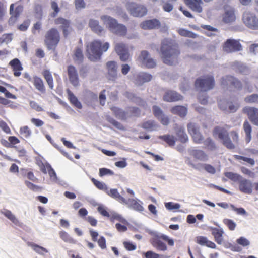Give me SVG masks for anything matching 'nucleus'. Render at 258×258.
I'll return each instance as SVG.
<instances>
[{
	"label": "nucleus",
	"instance_id": "nucleus-1",
	"mask_svg": "<svg viewBox=\"0 0 258 258\" xmlns=\"http://www.w3.org/2000/svg\"><path fill=\"white\" fill-rule=\"evenodd\" d=\"M159 54L164 63L172 66L178 62L180 50L178 45L174 41L164 39L161 42Z\"/></svg>",
	"mask_w": 258,
	"mask_h": 258
},
{
	"label": "nucleus",
	"instance_id": "nucleus-2",
	"mask_svg": "<svg viewBox=\"0 0 258 258\" xmlns=\"http://www.w3.org/2000/svg\"><path fill=\"white\" fill-rule=\"evenodd\" d=\"M107 42L102 43L100 40H94L86 45V53L91 61H97L101 59L103 52H106L109 47Z\"/></svg>",
	"mask_w": 258,
	"mask_h": 258
},
{
	"label": "nucleus",
	"instance_id": "nucleus-3",
	"mask_svg": "<svg viewBox=\"0 0 258 258\" xmlns=\"http://www.w3.org/2000/svg\"><path fill=\"white\" fill-rule=\"evenodd\" d=\"M213 136L222 141V143L229 149H233L238 144V134L236 131L230 132L232 141L229 138L227 130L223 127L216 126L213 131Z\"/></svg>",
	"mask_w": 258,
	"mask_h": 258
},
{
	"label": "nucleus",
	"instance_id": "nucleus-4",
	"mask_svg": "<svg viewBox=\"0 0 258 258\" xmlns=\"http://www.w3.org/2000/svg\"><path fill=\"white\" fill-rule=\"evenodd\" d=\"M187 128L195 143H204L206 146L210 145L209 130L207 126L200 132L198 125L195 123L190 122L187 124Z\"/></svg>",
	"mask_w": 258,
	"mask_h": 258
},
{
	"label": "nucleus",
	"instance_id": "nucleus-5",
	"mask_svg": "<svg viewBox=\"0 0 258 258\" xmlns=\"http://www.w3.org/2000/svg\"><path fill=\"white\" fill-rule=\"evenodd\" d=\"M100 18L112 33L122 37L127 34V27L122 24L118 23L115 19L108 15H103Z\"/></svg>",
	"mask_w": 258,
	"mask_h": 258
},
{
	"label": "nucleus",
	"instance_id": "nucleus-6",
	"mask_svg": "<svg viewBox=\"0 0 258 258\" xmlns=\"http://www.w3.org/2000/svg\"><path fill=\"white\" fill-rule=\"evenodd\" d=\"M164 242H167L169 246H173L174 244V240L170 239L168 236L164 235H155L151 239V244L156 249L159 251H166L167 247Z\"/></svg>",
	"mask_w": 258,
	"mask_h": 258
},
{
	"label": "nucleus",
	"instance_id": "nucleus-7",
	"mask_svg": "<svg viewBox=\"0 0 258 258\" xmlns=\"http://www.w3.org/2000/svg\"><path fill=\"white\" fill-rule=\"evenodd\" d=\"M60 40L58 31L54 28L48 30L44 37V43L48 49H55Z\"/></svg>",
	"mask_w": 258,
	"mask_h": 258
},
{
	"label": "nucleus",
	"instance_id": "nucleus-8",
	"mask_svg": "<svg viewBox=\"0 0 258 258\" xmlns=\"http://www.w3.org/2000/svg\"><path fill=\"white\" fill-rule=\"evenodd\" d=\"M195 87L201 91L198 99L201 104L205 105L208 103V97L203 94L210 89V78L197 79L195 82Z\"/></svg>",
	"mask_w": 258,
	"mask_h": 258
},
{
	"label": "nucleus",
	"instance_id": "nucleus-9",
	"mask_svg": "<svg viewBox=\"0 0 258 258\" xmlns=\"http://www.w3.org/2000/svg\"><path fill=\"white\" fill-rule=\"evenodd\" d=\"M242 21L249 29L258 30V18L254 14L249 11H245L242 15Z\"/></svg>",
	"mask_w": 258,
	"mask_h": 258
},
{
	"label": "nucleus",
	"instance_id": "nucleus-10",
	"mask_svg": "<svg viewBox=\"0 0 258 258\" xmlns=\"http://www.w3.org/2000/svg\"><path fill=\"white\" fill-rule=\"evenodd\" d=\"M126 7L130 14L135 17H142L145 15L147 12L144 6L133 2H127Z\"/></svg>",
	"mask_w": 258,
	"mask_h": 258
},
{
	"label": "nucleus",
	"instance_id": "nucleus-11",
	"mask_svg": "<svg viewBox=\"0 0 258 258\" xmlns=\"http://www.w3.org/2000/svg\"><path fill=\"white\" fill-rule=\"evenodd\" d=\"M242 50V45L238 40L235 39H227L223 46V50L227 53L240 51Z\"/></svg>",
	"mask_w": 258,
	"mask_h": 258
},
{
	"label": "nucleus",
	"instance_id": "nucleus-12",
	"mask_svg": "<svg viewBox=\"0 0 258 258\" xmlns=\"http://www.w3.org/2000/svg\"><path fill=\"white\" fill-rule=\"evenodd\" d=\"M54 22L55 25L60 26L64 37H67L72 30L71 27L70 21L63 17H60L55 19Z\"/></svg>",
	"mask_w": 258,
	"mask_h": 258
},
{
	"label": "nucleus",
	"instance_id": "nucleus-13",
	"mask_svg": "<svg viewBox=\"0 0 258 258\" xmlns=\"http://www.w3.org/2000/svg\"><path fill=\"white\" fill-rule=\"evenodd\" d=\"M114 50L121 61H126L130 58L128 48L126 45L123 43H117L115 45Z\"/></svg>",
	"mask_w": 258,
	"mask_h": 258
},
{
	"label": "nucleus",
	"instance_id": "nucleus-14",
	"mask_svg": "<svg viewBox=\"0 0 258 258\" xmlns=\"http://www.w3.org/2000/svg\"><path fill=\"white\" fill-rule=\"evenodd\" d=\"M138 59L143 65L148 68H153L156 66L155 60L150 56L147 51H142Z\"/></svg>",
	"mask_w": 258,
	"mask_h": 258
},
{
	"label": "nucleus",
	"instance_id": "nucleus-15",
	"mask_svg": "<svg viewBox=\"0 0 258 258\" xmlns=\"http://www.w3.org/2000/svg\"><path fill=\"white\" fill-rule=\"evenodd\" d=\"M224 13L222 16V21L226 24L232 23L236 20L234 9L231 6L225 5L224 7Z\"/></svg>",
	"mask_w": 258,
	"mask_h": 258
},
{
	"label": "nucleus",
	"instance_id": "nucleus-16",
	"mask_svg": "<svg viewBox=\"0 0 258 258\" xmlns=\"http://www.w3.org/2000/svg\"><path fill=\"white\" fill-rule=\"evenodd\" d=\"M67 74L71 83L75 87L79 85V79L76 68L73 65L67 67Z\"/></svg>",
	"mask_w": 258,
	"mask_h": 258
},
{
	"label": "nucleus",
	"instance_id": "nucleus-17",
	"mask_svg": "<svg viewBox=\"0 0 258 258\" xmlns=\"http://www.w3.org/2000/svg\"><path fill=\"white\" fill-rule=\"evenodd\" d=\"M243 112L248 116L250 121L255 125L258 126V108L252 107H246Z\"/></svg>",
	"mask_w": 258,
	"mask_h": 258
},
{
	"label": "nucleus",
	"instance_id": "nucleus-18",
	"mask_svg": "<svg viewBox=\"0 0 258 258\" xmlns=\"http://www.w3.org/2000/svg\"><path fill=\"white\" fill-rule=\"evenodd\" d=\"M24 10L23 6L20 4H12L10 6V14L11 17L9 20V23L10 24L13 18L17 20L23 12Z\"/></svg>",
	"mask_w": 258,
	"mask_h": 258
},
{
	"label": "nucleus",
	"instance_id": "nucleus-19",
	"mask_svg": "<svg viewBox=\"0 0 258 258\" xmlns=\"http://www.w3.org/2000/svg\"><path fill=\"white\" fill-rule=\"evenodd\" d=\"M183 96L178 93L171 90L166 91L163 96V100L167 102H176L181 100Z\"/></svg>",
	"mask_w": 258,
	"mask_h": 258
},
{
	"label": "nucleus",
	"instance_id": "nucleus-20",
	"mask_svg": "<svg viewBox=\"0 0 258 258\" xmlns=\"http://www.w3.org/2000/svg\"><path fill=\"white\" fill-rule=\"evenodd\" d=\"M108 70V78L110 80L115 81L117 78V66L114 61H109L106 63Z\"/></svg>",
	"mask_w": 258,
	"mask_h": 258
},
{
	"label": "nucleus",
	"instance_id": "nucleus-21",
	"mask_svg": "<svg viewBox=\"0 0 258 258\" xmlns=\"http://www.w3.org/2000/svg\"><path fill=\"white\" fill-rule=\"evenodd\" d=\"M222 83L225 85H232L238 89H241L242 87L241 82L231 76H227L223 78Z\"/></svg>",
	"mask_w": 258,
	"mask_h": 258
},
{
	"label": "nucleus",
	"instance_id": "nucleus-22",
	"mask_svg": "<svg viewBox=\"0 0 258 258\" xmlns=\"http://www.w3.org/2000/svg\"><path fill=\"white\" fill-rule=\"evenodd\" d=\"M160 25V21L156 19L146 20L141 24V28L145 30L158 28Z\"/></svg>",
	"mask_w": 258,
	"mask_h": 258
},
{
	"label": "nucleus",
	"instance_id": "nucleus-23",
	"mask_svg": "<svg viewBox=\"0 0 258 258\" xmlns=\"http://www.w3.org/2000/svg\"><path fill=\"white\" fill-rule=\"evenodd\" d=\"M9 65L13 70L14 75L15 77H19L21 74V71L23 69L20 61L18 58H14L10 61Z\"/></svg>",
	"mask_w": 258,
	"mask_h": 258
},
{
	"label": "nucleus",
	"instance_id": "nucleus-24",
	"mask_svg": "<svg viewBox=\"0 0 258 258\" xmlns=\"http://www.w3.org/2000/svg\"><path fill=\"white\" fill-rule=\"evenodd\" d=\"M239 189L245 194H251L252 190V183L250 181L241 178L239 181Z\"/></svg>",
	"mask_w": 258,
	"mask_h": 258
},
{
	"label": "nucleus",
	"instance_id": "nucleus-25",
	"mask_svg": "<svg viewBox=\"0 0 258 258\" xmlns=\"http://www.w3.org/2000/svg\"><path fill=\"white\" fill-rule=\"evenodd\" d=\"M184 3L194 11L200 13L202 11L201 0H184Z\"/></svg>",
	"mask_w": 258,
	"mask_h": 258
},
{
	"label": "nucleus",
	"instance_id": "nucleus-26",
	"mask_svg": "<svg viewBox=\"0 0 258 258\" xmlns=\"http://www.w3.org/2000/svg\"><path fill=\"white\" fill-rule=\"evenodd\" d=\"M105 192L109 196L116 200L121 203L124 204H127L128 203L127 200L119 194L116 189H111L109 190L108 188H107Z\"/></svg>",
	"mask_w": 258,
	"mask_h": 258
},
{
	"label": "nucleus",
	"instance_id": "nucleus-27",
	"mask_svg": "<svg viewBox=\"0 0 258 258\" xmlns=\"http://www.w3.org/2000/svg\"><path fill=\"white\" fill-rule=\"evenodd\" d=\"M127 201L128 207L135 211L141 212L144 210L142 206V202L139 200L130 199Z\"/></svg>",
	"mask_w": 258,
	"mask_h": 258
},
{
	"label": "nucleus",
	"instance_id": "nucleus-28",
	"mask_svg": "<svg viewBox=\"0 0 258 258\" xmlns=\"http://www.w3.org/2000/svg\"><path fill=\"white\" fill-rule=\"evenodd\" d=\"M89 26L92 31L98 35H100L104 31V29L99 25V22L97 20H90L89 22Z\"/></svg>",
	"mask_w": 258,
	"mask_h": 258
},
{
	"label": "nucleus",
	"instance_id": "nucleus-29",
	"mask_svg": "<svg viewBox=\"0 0 258 258\" xmlns=\"http://www.w3.org/2000/svg\"><path fill=\"white\" fill-rule=\"evenodd\" d=\"M33 85L35 88L41 93H45L46 89L42 79L35 76L33 78Z\"/></svg>",
	"mask_w": 258,
	"mask_h": 258
},
{
	"label": "nucleus",
	"instance_id": "nucleus-30",
	"mask_svg": "<svg viewBox=\"0 0 258 258\" xmlns=\"http://www.w3.org/2000/svg\"><path fill=\"white\" fill-rule=\"evenodd\" d=\"M190 155L195 159L205 161L208 160V156L201 150L194 149L190 151Z\"/></svg>",
	"mask_w": 258,
	"mask_h": 258
},
{
	"label": "nucleus",
	"instance_id": "nucleus-31",
	"mask_svg": "<svg viewBox=\"0 0 258 258\" xmlns=\"http://www.w3.org/2000/svg\"><path fill=\"white\" fill-rule=\"evenodd\" d=\"M224 102L221 101L219 103V106L220 108L223 110L227 111L230 113L235 112L239 108V106L238 104H233L232 103H227V104L225 106V105H223Z\"/></svg>",
	"mask_w": 258,
	"mask_h": 258
},
{
	"label": "nucleus",
	"instance_id": "nucleus-32",
	"mask_svg": "<svg viewBox=\"0 0 258 258\" xmlns=\"http://www.w3.org/2000/svg\"><path fill=\"white\" fill-rule=\"evenodd\" d=\"M171 112L174 114H176L183 117L186 116L187 110L184 106L178 105L172 107L171 109Z\"/></svg>",
	"mask_w": 258,
	"mask_h": 258
},
{
	"label": "nucleus",
	"instance_id": "nucleus-33",
	"mask_svg": "<svg viewBox=\"0 0 258 258\" xmlns=\"http://www.w3.org/2000/svg\"><path fill=\"white\" fill-rule=\"evenodd\" d=\"M67 93L70 103L77 108L81 109L82 108V104L74 94L69 89L67 90Z\"/></svg>",
	"mask_w": 258,
	"mask_h": 258
},
{
	"label": "nucleus",
	"instance_id": "nucleus-34",
	"mask_svg": "<svg viewBox=\"0 0 258 258\" xmlns=\"http://www.w3.org/2000/svg\"><path fill=\"white\" fill-rule=\"evenodd\" d=\"M97 210L102 216L110 218L111 221H113L114 219H118L119 218V216L116 214H113L112 216H111L109 212L103 206H98L97 208Z\"/></svg>",
	"mask_w": 258,
	"mask_h": 258
},
{
	"label": "nucleus",
	"instance_id": "nucleus-35",
	"mask_svg": "<svg viewBox=\"0 0 258 258\" xmlns=\"http://www.w3.org/2000/svg\"><path fill=\"white\" fill-rule=\"evenodd\" d=\"M43 77L47 82L49 87L52 89L53 88V79L51 72L48 70H44L42 73Z\"/></svg>",
	"mask_w": 258,
	"mask_h": 258
},
{
	"label": "nucleus",
	"instance_id": "nucleus-36",
	"mask_svg": "<svg viewBox=\"0 0 258 258\" xmlns=\"http://www.w3.org/2000/svg\"><path fill=\"white\" fill-rule=\"evenodd\" d=\"M211 231L215 237V241L217 243L221 244L223 241L222 234L223 233V232L221 229L218 228H212L211 227Z\"/></svg>",
	"mask_w": 258,
	"mask_h": 258
},
{
	"label": "nucleus",
	"instance_id": "nucleus-37",
	"mask_svg": "<svg viewBox=\"0 0 258 258\" xmlns=\"http://www.w3.org/2000/svg\"><path fill=\"white\" fill-rule=\"evenodd\" d=\"M137 78L138 83H143L150 81L152 79V76L150 74L142 72L137 75Z\"/></svg>",
	"mask_w": 258,
	"mask_h": 258
},
{
	"label": "nucleus",
	"instance_id": "nucleus-38",
	"mask_svg": "<svg viewBox=\"0 0 258 258\" xmlns=\"http://www.w3.org/2000/svg\"><path fill=\"white\" fill-rule=\"evenodd\" d=\"M176 135L178 139L181 143H185L188 140V138L184 131V128L182 127H180L176 131Z\"/></svg>",
	"mask_w": 258,
	"mask_h": 258
},
{
	"label": "nucleus",
	"instance_id": "nucleus-39",
	"mask_svg": "<svg viewBox=\"0 0 258 258\" xmlns=\"http://www.w3.org/2000/svg\"><path fill=\"white\" fill-rule=\"evenodd\" d=\"M159 139L165 141L169 146H173L175 144L176 138L169 134L160 136Z\"/></svg>",
	"mask_w": 258,
	"mask_h": 258
},
{
	"label": "nucleus",
	"instance_id": "nucleus-40",
	"mask_svg": "<svg viewBox=\"0 0 258 258\" xmlns=\"http://www.w3.org/2000/svg\"><path fill=\"white\" fill-rule=\"evenodd\" d=\"M243 130L246 135V141L248 143L251 139V133L252 131L251 126L247 121H244L243 125Z\"/></svg>",
	"mask_w": 258,
	"mask_h": 258
},
{
	"label": "nucleus",
	"instance_id": "nucleus-41",
	"mask_svg": "<svg viewBox=\"0 0 258 258\" xmlns=\"http://www.w3.org/2000/svg\"><path fill=\"white\" fill-rule=\"evenodd\" d=\"M178 33L181 36L183 37H189L191 38H197L198 35L188 30L183 29V28H180L177 30Z\"/></svg>",
	"mask_w": 258,
	"mask_h": 258
},
{
	"label": "nucleus",
	"instance_id": "nucleus-42",
	"mask_svg": "<svg viewBox=\"0 0 258 258\" xmlns=\"http://www.w3.org/2000/svg\"><path fill=\"white\" fill-rule=\"evenodd\" d=\"M73 59L75 62L81 63L84 59V55L82 50L80 48H76L73 56Z\"/></svg>",
	"mask_w": 258,
	"mask_h": 258
},
{
	"label": "nucleus",
	"instance_id": "nucleus-43",
	"mask_svg": "<svg viewBox=\"0 0 258 258\" xmlns=\"http://www.w3.org/2000/svg\"><path fill=\"white\" fill-rule=\"evenodd\" d=\"M59 235L61 239L66 242L71 244H75L76 242V240L72 238L70 235L64 231H60Z\"/></svg>",
	"mask_w": 258,
	"mask_h": 258
},
{
	"label": "nucleus",
	"instance_id": "nucleus-44",
	"mask_svg": "<svg viewBox=\"0 0 258 258\" xmlns=\"http://www.w3.org/2000/svg\"><path fill=\"white\" fill-rule=\"evenodd\" d=\"M125 96L132 101L136 103L139 105H143L142 103H143V100L141 98L136 96L134 94L131 92H126Z\"/></svg>",
	"mask_w": 258,
	"mask_h": 258
},
{
	"label": "nucleus",
	"instance_id": "nucleus-45",
	"mask_svg": "<svg viewBox=\"0 0 258 258\" xmlns=\"http://www.w3.org/2000/svg\"><path fill=\"white\" fill-rule=\"evenodd\" d=\"M1 213L10 221H11L13 223L15 224H18L19 223V221L18 219L10 210L5 209L4 211H1Z\"/></svg>",
	"mask_w": 258,
	"mask_h": 258
},
{
	"label": "nucleus",
	"instance_id": "nucleus-46",
	"mask_svg": "<svg viewBox=\"0 0 258 258\" xmlns=\"http://www.w3.org/2000/svg\"><path fill=\"white\" fill-rule=\"evenodd\" d=\"M211 40L213 39L214 37H217L213 41L215 42L216 43H219L221 41V37L219 36L220 33L218 30L211 26Z\"/></svg>",
	"mask_w": 258,
	"mask_h": 258
},
{
	"label": "nucleus",
	"instance_id": "nucleus-47",
	"mask_svg": "<svg viewBox=\"0 0 258 258\" xmlns=\"http://www.w3.org/2000/svg\"><path fill=\"white\" fill-rule=\"evenodd\" d=\"M196 242L202 246L210 247V241H209L207 237L204 236H197L196 238Z\"/></svg>",
	"mask_w": 258,
	"mask_h": 258
},
{
	"label": "nucleus",
	"instance_id": "nucleus-48",
	"mask_svg": "<svg viewBox=\"0 0 258 258\" xmlns=\"http://www.w3.org/2000/svg\"><path fill=\"white\" fill-rule=\"evenodd\" d=\"M244 101L248 103L258 104V94H252L247 96L245 97Z\"/></svg>",
	"mask_w": 258,
	"mask_h": 258
},
{
	"label": "nucleus",
	"instance_id": "nucleus-49",
	"mask_svg": "<svg viewBox=\"0 0 258 258\" xmlns=\"http://www.w3.org/2000/svg\"><path fill=\"white\" fill-rule=\"evenodd\" d=\"M91 181L98 189L103 190L105 192L106 191L108 187L105 183L99 181H98L97 180L93 178H92Z\"/></svg>",
	"mask_w": 258,
	"mask_h": 258
},
{
	"label": "nucleus",
	"instance_id": "nucleus-50",
	"mask_svg": "<svg viewBox=\"0 0 258 258\" xmlns=\"http://www.w3.org/2000/svg\"><path fill=\"white\" fill-rule=\"evenodd\" d=\"M20 133L26 138H28L31 135V131L29 127L26 125L20 128Z\"/></svg>",
	"mask_w": 258,
	"mask_h": 258
},
{
	"label": "nucleus",
	"instance_id": "nucleus-51",
	"mask_svg": "<svg viewBox=\"0 0 258 258\" xmlns=\"http://www.w3.org/2000/svg\"><path fill=\"white\" fill-rule=\"evenodd\" d=\"M155 126V122L153 120H148L142 123L141 127L145 130H152Z\"/></svg>",
	"mask_w": 258,
	"mask_h": 258
},
{
	"label": "nucleus",
	"instance_id": "nucleus-52",
	"mask_svg": "<svg viewBox=\"0 0 258 258\" xmlns=\"http://www.w3.org/2000/svg\"><path fill=\"white\" fill-rule=\"evenodd\" d=\"M25 184L29 189L33 191H40V190H41L42 189V188L41 187L36 185L27 180H26L25 181Z\"/></svg>",
	"mask_w": 258,
	"mask_h": 258
},
{
	"label": "nucleus",
	"instance_id": "nucleus-53",
	"mask_svg": "<svg viewBox=\"0 0 258 258\" xmlns=\"http://www.w3.org/2000/svg\"><path fill=\"white\" fill-rule=\"evenodd\" d=\"M22 171L25 172V176H26L27 178L33 182H37L38 179L35 176L34 173L31 171H29L28 169H21Z\"/></svg>",
	"mask_w": 258,
	"mask_h": 258
},
{
	"label": "nucleus",
	"instance_id": "nucleus-54",
	"mask_svg": "<svg viewBox=\"0 0 258 258\" xmlns=\"http://www.w3.org/2000/svg\"><path fill=\"white\" fill-rule=\"evenodd\" d=\"M51 7L53 10V12L51 14V16L55 17L60 11L58 5L56 2L52 1L51 2Z\"/></svg>",
	"mask_w": 258,
	"mask_h": 258
},
{
	"label": "nucleus",
	"instance_id": "nucleus-55",
	"mask_svg": "<svg viewBox=\"0 0 258 258\" xmlns=\"http://www.w3.org/2000/svg\"><path fill=\"white\" fill-rule=\"evenodd\" d=\"M225 176L234 181H239L242 178L239 175L232 172L225 173Z\"/></svg>",
	"mask_w": 258,
	"mask_h": 258
},
{
	"label": "nucleus",
	"instance_id": "nucleus-56",
	"mask_svg": "<svg viewBox=\"0 0 258 258\" xmlns=\"http://www.w3.org/2000/svg\"><path fill=\"white\" fill-rule=\"evenodd\" d=\"M146 258H167L163 255H160L152 251H148L145 254Z\"/></svg>",
	"mask_w": 258,
	"mask_h": 258
},
{
	"label": "nucleus",
	"instance_id": "nucleus-57",
	"mask_svg": "<svg viewBox=\"0 0 258 258\" xmlns=\"http://www.w3.org/2000/svg\"><path fill=\"white\" fill-rule=\"evenodd\" d=\"M127 113L130 114V116H138L140 114V110L137 107H130L128 108Z\"/></svg>",
	"mask_w": 258,
	"mask_h": 258
},
{
	"label": "nucleus",
	"instance_id": "nucleus-58",
	"mask_svg": "<svg viewBox=\"0 0 258 258\" xmlns=\"http://www.w3.org/2000/svg\"><path fill=\"white\" fill-rule=\"evenodd\" d=\"M33 249L36 252L39 254H43V252H47V249L42 246H40L36 244H33L31 245Z\"/></svg>",
	"mask_w": 258,
	"mask_h": 258
},
{
	"label": "nucleus",
	"instance_id": "nucleus-59",
	"mask_svg": "<svg viewBox=\"0 0 258 258\" xmlns=\"http://www.w3.org/2000/svg\"><path fill=\"white\" fill-rule=\"evenodd\" d=\"M30 24V20H25L21 24L18 26V29L21 31H26Z\"/></svg>",
	"mask_w": 258,
	"mask_h": 258
},
{
	"label": "nucleus",
	"instance_id": "nucleus-60",
	"mask_svg": "<svg viewBox=\"0 0 258 258\" xmlns=\"http://www.w3.org/2000/svg\"><path fill=\"white\" fill-rule=\"evenodd\" d=\"M154 115L158 118L159 119L160 117L163 115V112L161 109L158 106L155 105L152 108Z\"/></svg>",
	"mask_w": 258,
	"mask_h": 258
},
{
	"label": "nucleus",
	"instance_id": "nucleus-61",
	"mask_svg": "<svg viewBox=\"0 0 258 258\" xmlns=\"http://www.w3.org/2000/svg\"><path fill=\"white\" fill-rule=\"evenodd\" d=\"M0 127L1 129L6 134H11V129L7 124V123L4 120L0 121Z\"/></svg>",
	"mask_w": 258,
	"mask_h": 258
},
{
	"label": "nucleus",
	"instance_id": "nucleus-62",
	"mask_svg": "<svg viewBox=\"0 0 258 258\" xmlns=\"http://www.w3.org/2000/svg\"><path fill=\"white\" fill-rule=\"evenodd\" d=\"M114 173L112 170L107 168H102L99 169V176L100 177H102L106 175H112Z\"/></svg>",
	"mask_w": 258,
	"mask_h": 258
},
{
	"label": "nucleus",
	"instance_id": "nucleus-63",
	"mask_svg": "<svg viewBox=\"0 0 258 258\" xmlns=\"http://www.w3.org/2000/svg\"><path fill=\"white\" fill-rule=\"evenodd\" d=\"M29 104L32 109L38 112L42 111L43 110V108L35 101H31Z\"/></svg>",
	"mask_w": 258,
	"mask_h": 258
},
{
	"label": "nucleus",
	"instance_id": "nucleus-64",
	"mask_svg": "<svg viewBox=\"0 0 258 258\" xmlns=\"http://www.w3.org/2000/svg\"><path fill=\"white\" fill-rule=\"evenodd\" d=\"M123 244L125 248L128 251L134 250L136 248V246L131 242L124 241Z\"/></svg>",
	"mask_w": 258,
	"mask_h": 258
}]
</instances>
